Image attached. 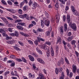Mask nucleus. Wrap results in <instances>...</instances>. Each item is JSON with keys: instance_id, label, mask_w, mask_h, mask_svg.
I'll list each match as a JSON object with an SVG mask.
<instances>
[{"instance_id": "20e7f679", "label": "nucleus", "mask_w": 79, "mask_h": 79, "mask_svg": "<svg viewBox=\"0 0 79 79\" xmlns=\"http://www.w3.org/2000/svg\"><path fill=\"white\" fill-rule=\"evenodd\" d=\"M37 60L38 62H40V63H41V64H45V62H44V61L42 60V59L40 58H38L37 59Z\"/></svg>"}, {"instance_id": "ea45409f", "label": "nucleus", "mask_w": 79, "mask_h": 79, "mask_svg": "<svg viewBox=\"0 0 79 79\" xmlns=\"http://www.w3.org/2000/svg\"><path fill=\"white\" fill-rule=\"evenodd\" d=\"M14 73H15V76H17V77H19V75L18 74V73H17V71H15Z\"/></svg>"}, {"instance_id": "c9c22d12", "label": "nucleus", "mask_w": 79, "mask_h": 79, "mask_svg": "<svg viewBox=\"0 0 79 79\" xmlns=\"http://www.w3.org/2000/svg\"><path fill=\"white\" fill-rule=\"evenodd\" d=\"M10 57L11 58H12V59H15L16 58V56L14 55H11Z\"/></svg>"}, {"instance_id": "c03bdc74", "label": "nucleus", "mask_w": 79, "mask_h": 79, "mask_svg": "<svg viewBox=\"0 0 79 79\" xmlns=\"http://www.w3.org/2000/svg\"><path fill=\"white\" fill-rule=\"evenodd\" d=\"M1 18L2 19L3 22H4V21H5L6 20V19L5 18V17H1Z\"/></svg>"}, {"instance_id": "79ce46f5", "label": "nucleus", "mask_w": 79, "mask_h": 79, "mask_svg": "<svg viewBox=\"0 0 79 79\" xmlns=\"http://www.w3.org/2000/svg\"><path fill=\"white\" fill-rule=\"evenodd\" d=\"M7 2L8 4H9V5H13V3H12L10 1H7Z\"/></svg>"}, {"instance_id": "338daca9", "label": "nucleus", "mask_w": 79, "mask_h": 79, "mask_svg": "<svg viewBox=\"0 0 79 79\" xmlns=\"http://www.w3.org/2000/svg\"><path fill=\"white\" fill-rule=\"evenodd\" d=\"M39 77L40 78V79H46L44 77V76H42V77Z\"/></svg>"}, {"instance_id": "f257e3e1", "label": "nucleus", "mask_w": 79, "mask_h": 79, "mask_svg": "<svg viewBox=\"0 0 79 79\" xmlns=\"http://www.w3.org/2000/svg\"><path fill=\"white\" fill-rule=\"evenodd\" d=\"M69 26L70 27L72 28V29H73V30H74V31L76 30V24H71V23H70L69 24Z\"/></svg>"}, {"instance_id": "4be33fe9", "label": "nucleus", "mask_w": 79, "mask_h": 79, "mask_svg": "<svg viewBox=\"0 0 79 79\" xmlns=\"http://www.w3.org/2000/svg\"><path fill=\"white\" fill-rule=\"evenodd\" d=\"M15 36H16V37H18L19 36V33L17 31H15Z\"/></svg>"}, {"instance_id": "5701e85b", "label": "nucleus", "mask_w": 79, "mask_h": 79, "mask_svg": "<svg viewBox=\"0 0 79 79\" xmlns=\"http://www.w3.org/2000/svg\"><path fill=\"white\" fill-rule=\"evenodd\" d=\"M26 16H27V14H24L23 15H19V17L20 18H26Z\"/></svg>"}, {"instance_id": "e2e57ef3", "label": "nucleus", "mask_w": 79, "mask_h": 79, "mask_svg": "<svg viewBox=\"0 0 79 79\" xmlns=\"http://www.w3.org/2000/svg\"><path fill=\"white\" fill-rule=\"evenodd\" d=\"M59 71L60 73H61V72H62V71H63V68H60L59 69Z\"/></svg>"}, {"instance_id": "69168bd1", "label": "nucleus", "mask_w": 79, "mask_h": 79, "mask_svg": "<svg viewBox=\"0 0 79 79\" xmlns=\"http://www.w3.org/2000/svg\"><path fill=\"white\" fill-rule=\"evenodd\" d=\"M46 44L47 45H51V43L50 42H46Z\"/></svg>"}, {"instance_id": "473e14b6", "label": "nucleus", "mask_w": 79, "mask_h": 79, "mask_svg": "<svg viewBox=\"0 0 79 79\" xmlns=\"http://www.w3.org/2000/svg\"><path fill=\"white\" fill-rule=\"evenodd\" d=\"M59 1L61 2V4H63L64 5L65 4V2L64 1H63V0H59Z\"/></svg>"}, {"instance_id": "37998d69", "label": "nucleus", "mask_w": 79, "mask_h": 79, "mask_svg": "<svg viewBox=\"0 0 79 79\" xmlns=\"http://www.w3.org/2000/svg\"><path fill=\"white\" fill-rule=\"evenodd\" d=\"M22 61H23V62H24L25 63H26V62H27V60H26V59H25V58H24L22 57Z\"/></svg>"}, {"instance_id": "c756f323", "label": "nucleus", "mask_w": 79, "mask_h": 79, "mask_svg": "<svg viewBox=\"0 0 79 79\" xmlns=\"http://www.w3.org/2000/svg\"><path fill=\"white\" fill-rule=\"evenodd\" d=\"M2 4H4V5H7L6 2L4 0H2Z\"/></svg>"}, {"instance_id": "4c0bfd02", "label": "nucleus", "mask_w": 79, "mask_h": 79, "mask_svg": "<svg viewBox=\"0 0 79 79\" xmlns=\"http://www.w3.org/2000/svg\"><path fill=\"white\" fill-rule=\"evenodd\" d=\"M64 48L66 51L67 52H69V50L68 48H66V46H64Z\"/></svg>"}, {"instance_id": "423d86ee", "label": "nucleus", "mask_w": 79, "mask_h": 79, "mask_svg": "<svg viewBox=\"0 0 79 79\" xmlns=\"http://www.w3.org/2000/svg\"><path fill=\"white\" fill-rule=\"evenodd\" d=\"M62 40V39H61V38L60 37H58L57 38V44H58V43H59V44H61Z\"/></svg>"}, {"instance_id": "0eeeda50", "label": "nucleus", "mask_w": 79, "mask_h": 79, "mask_svg": "<svg viewBox=\"0 0 79 79\" xmlns=\"http://www.w3.org/2000/svg\"><path fill=\"white\" fill-rule=\"evenodd\" d=\"M37 6V4L35 2H34L32 6V8L35 9Z\"/></svg>"}, {"instance_id": "052dcab7", "label": "nucleus", "mask_w": 79, "mask_h": 79, "mask_svg": "<svg viewBox=\"0 0 79 79\" xmlns=\"http://www.w3.org/2000/svg\"><path fill=\"white\" fill-rule=\"evenodd\" d=\"M73 73H72V72H71L69 74V77H70V78H71L73 77Z\"/></svg>"}, {"instance_id": "603ef678", "label": "nucleus", "mask_w": 79, "mask_h": 79, "mask_svg": "<svg viewBox=\"0 0 79 79\" xmlns=\"http://www.w3.org/2000/svg\"><path fill=\"white\" fill-rule=\"evenodd\" d=\"M23 10L24 11H26V10H27V7L26 6H25L23 8Z\"/></svg>"}, {"instance_id": "2f4dec72", "label": "nucleus", "mask_w": 79, "mask_h": 79, "mask_svg": "<svg viewBox=\"0 0 79 79\" xmlns=\"http://www.w3.org/2000/svg\"><path fill=\"white\" fill-rule=\"evenodd\" d=\"M10 74V71L6 72L4 73V76H7V75H8V74Z\"/></svg>"}, {"instance_id": "49530a36", "label": "nucleus", "mask_w": 79, "mask_h": 79, "mask_svg": "<svg viewBox=\"0 0 79 79\" xmlns=\"http://www.w3.org/2000/svg\"><path fill=\"white\" fill-rule=\"evenodd\" d=\"M16 60L17 61H18L19 62H21L22 61V60L21 59H16Z\"/></svg>"}, {"instance_id": "f704fd0d", "label": "nucleus", "mask_w": 79, "mask_h": 79, "mask_svg": "<svg viewBox=\"0 0 79 79\" xmlns=\"http://www.w3.org/2000/svg\"><path fill=\"white\" fill-rule=\"evenodd\" d=\"M7 19L9 20H10L11 21H13V18L8 16L6 17Z\"/></svg>"}, {"instance_id": "de8ad7c7", "label": "nucleus", "mask_w": 79, "mask_h": 79, "mask_svg": "<svg viewBox=\"0 0 79 79\" xmlns=\"http://www.w3.org/2000/svg\"><path fill=\"white\" fill-rule=\"evenodd\" d=\"M34 26V25L32 24H31L29 25L28 26L29 28H31V27H33Z\"/></svg>"}, {"instance_id": "9d476101", "label": "nucleus", "mask_w": 79, "mask_h": 79, "mask_svg": "<svg viewBox=\"0 0 79 79\" xmlns=\"http://www.w3.org/2000/svg\"><path fill=\"white\" fill-rule=\"evenodd\" d=\"M16 27L17 29H19V30H20V31H23L24 30V28L22 26L18 25L16 26Z\"/></svg>"}, {"instance_id": "412c9836", "label": "nucleus", "mask_w": 79, "mask_h": 79, "mask_svg": "<svg viewBox=\"0 0 79 79\" xmlns=\"http://www.w3.org/2000/svg\"><path fill=\"white\" fill-rule=\"evenodd\" d=\"M73 38V37L72 36H70L69 37L67 38V40L69 42H70V41H71V40H72Z\"/></svg>"}, {"instance_id": "f03ea898", "label": "nucleus", "mask_w": 79, "mask_h": 79, "mask_svg": "<svg viewBox=\"0 0 79 79\" xmlns=\"http://www.w3.org/2000/svg\"><path fill=\"white\" fill-rule=\"evenodd\" d=\"M6 10L8 11H9V12L12 13H16V10L12 9H6Z\"/></svg>"}, {"instance_id": "1a4fd4ad", "label": "nucleus", "mask_w": 79, "mask_h": 79, "mask_svg": "<svg viewBox=\"0 0 79 79\" xmlns=\"http://www.w3.org/2000/svg\"><path fill=\"white\" fill-rule=\"evenodd\" d=\"M45 24L48 27L49 26V25H50V22H49V20H46L45 21Z\"/></svg>"}, {"instance_id": "680f3d73", "label": "nucleus", "mask_w": 79, "mask_h": 79, "mask_svg": "<svg viewBox=\"0 0 79 79\" xmlns=\"http://www.w3.org/2000/svg\"><path fill=\"white\" fill-rule=\"evenodd\" d=\"M58 47H56V52L57 53H58Z\"/></svg>"}, {"instance_id": "e433bc0d", "label": "nucleus", "mask_w": 79, "mask_h": 79, "mask_svg": "<svg viewBox=\"0 0 79 79\" xmlns=\"http://www.w3.org/2000/svg\"><path fill=\"white\" fill-rule=\"evenodd\" d=\"M24 1H23V2H22L21 4H20V7L21 8H22V6L24 5Z\"/></svg>"}, {"instance_id": "bb28decb", "label": "nucleus", "mask_w": 79, "mask_h": 79, "mask_svg": "<svg viewBox=\"0 0 79 79\" xmlns=\"http://www.w3.org/2000/svg\"><path fill=\"white\" fill-rule=\"evenodd\" d=\"M71 8L72 10V11L73 12H74L75 11H76V9H75V8H74V7L73 6H71Z\"/></svg>"}, {"instance_id": "b1692460", "label": "nucleus", "mask_w": 79, "mask_h": 79, "mask_svg": "<svg viewBox=\"0 0 79 79\" xmlns=\"http://www.w3.org/2000/svg\"><path fill=\"white\" fill-rule=\"evenodd\" d=\"M46 55L48 57L50 56V50H48L46 52Z\"/></svg>"}, {"instance_id": "f8f14e48", "label": "nucleus", "mask_w": 79, "mask_h": 79, "mask_svg": "<svg viewBox=\"0 0 79 79\" xmlns=\"http://www.w3.org/2000/svg\"><path fill=\"white\" fill-rule=\"evenodd\" d=\"M51 52L52 56H53L55 55V54L54 53V51H53V49L52 47H51Z\"/></svg>"}, {"instance_id": "58836bf2", "label": "nucleus", "mask_w": 79, "mask_h": 79, "mask_svg": "<svg viewBox=\"0 0 79 79\" xmlns=\"http://www.w3.org/2000/svg\"><path fill=\"white\" fill-rule=\"evenodd\" d=\"M44 13H45L46 18H48V17L49 16V14H48V13L46 11H45Z\"/></svg>"}, {"instance_id": "09e8293b", "label": "nucleus", "mask_w": 79, "mask_h": 79, "mask_svg": "<svg viewBox=\"0 0 79 79\" xmlns=\"http://www.w3.org/2000/svg\"><path fill=\"white\" fill-rule=\"evenodd\" d=\"M18 12L19 14H22V13H23V11H22V10L21 9L19 10Z\"/></svg>"}, {"instance_id": "7c9ffc66", "label": "nucleus", "mask_w": 79, "mask_h": 79, "mask_svg": "<svg viewBox=\"0 0 79 79\" xmlns=\"http://www.w3.org/2000/svg\"><path fill=\"white\" fill-rule=\"evenodd\" d=\"M64 58L65 62L67 63V64H69V61H68V59H67V58L66 57H65Z\"/></svg>"}, {"instance_id": "bf43d9fd", "label": "nucleus", "mask_w": 79, "mask_h": 79, "mask_svg": "<svg viewBox=\"0 0 79 79\" xmlns=\"http://www.w3.org/2000/svg\"><path fill=\"white\" fill-rule=\"evenodd\" d=\"M28 42L29 44H31V45H33V42H32V41L31 40H28Z\"/></svg>"}, {"instance_id": "a878e982", "label": "nucleus", "mask_w": 79, "mask_h": 79, "mask_svg": "<svg viewBox=\"0 0 79 79\" xmlns=\"http://www.w3.org/2000/svg\"><path fill=\"white\" fill-rule=\"evenodd\" d=\"M50 32L47 31L46 33V36H50Z\"/></svg>"}, {"instance_id": "a18cd8bd", "label": "nucleus", "mask_w": 79, "mask_h": 79, "mask_svg": "<svg viewBox=\"0 0 79 79\" xmlns=\"http://www.w3.org/2000/svg\"><path fill=\"white\" fill-rule=\"evenodd\" d=\"M4 32V28H2V29H0V33H3Z\"/></svg>"}, {"instance_id": "2eb2a0df", "label": "nucleus", "mask_w": 79, "mask_h": 79, "mask_svg": "<svg viewBox=\"0 0 79 79\" xmlns=\"http://www.w3.org/2000/svg\"><path fill=\"white\" fill-rule=\"evenodd\" d=\"M13 47L15 50H17V51H20L21 50L20 49L16 46H13Z\"/></svg>"}, {"instance_id": "6e6552de", "label": "nucleus", "mask_w": 79, "mask_h": 79, "mask_svg": "<svg viewBox=\"0 0 79 79\" xmlns=\"http://www.w3.org/2000/svg\"><path fill=\"white\" fill-rule=\"evenodd\" d=\"M40 47H41L42 48H43V49H44V50H47L48 48V47L45 45H43L42 47V45H40Z\"/></svg>"}, {"instance_id": "3c124183", "label": "nucleus", "mask_w": 79, "mask_h": 79, "mask_svg": "<svg viewBox=\"0 0 79 79\" xmlns=\"http://www.w3.org/2000/svg\"><path fill=\"white\" fill-rule=\"evenodd\" d=\"M8 31L10 32H13V30L11 28H8Z\"/></svg>"}, {"instance_id": "774afa93", "label": "nucleus", "mask_w": 79, "mask_h": 79, "mask_svg": "<svg viewBox=\"0 0 79 79\" xmlns=\"http://www.w3.org/2000/svg\"><path fill=\"white\" fill-rule=\"evenodd\" d=\"M32 2L31 1H30V2H29V6H31L32 5Z\"/></svg>"}, {"instance_id": "a211bd4d", "label": "nucleus", "mask_w": 79, "mask_h": 79, "mask_svg": "<svg viewBox=\"0 0 79 79\" xmlns=\"http://www.w3.org/2000/svg\"><path fill=\"white\" fill-rule=\"evenodd\" d=\"M58 30L59 31H60V32H61L60 33L61 34H63V30L62 28H61L60 27H59L58 28Z\"/></svg>"}, {"instance_id": "f3484780", "label": "nucleus", "mask_w": 79, "mask_h": 79, "mask_svg": "<svg viewBox=\"0 0 79 79\" xmlns=\"http://www.w3.org/2000/svg\"><path fill=\"white\" fill-rule=\"evenodd\" d=\"M73 12V15H75L77 16H79V13H78V12H77V10H75V11Z\"/></svg>"}, {"instance_id": "6e6d98bb", "label": "nucleus", "mask_w": 79, "mask_h": 79, "mask_svg": "<svg viewBox=\"0 0 79 79\" xmlns=\"http://www.w3.org/2000/svg\"><path fill=\"white\" fill-rule=\"evenodd\" d=\"M12 16H13V18L14 19H18V17L17 16L15 15H12Z\"/></svg>"}, {"instance_id": "8fccbe9b", "label": "nucleus", "mask_w": 79, "mask_h": 79, "mask_svg": "<svg viewBox=\"0 0 79 79\" xmlns=\"http://www.w3.org/2000/svg\"><path fill=\"white\" fill-rule=\"evenodd\" d=\"M63 21L64 22H65L66 21V16L65 15H63Z\"/></svg>"}, {"instance_id": "c85d7f7f", "label": "nucleus", "mask_w": 79, "mask_h": 79, "mask_svg": "<svg viewBox=\"0 0 79 79\" xmlns=\"http://www.w3.org/2000/svg\"><path fill=\"white\" fill-rule=\"evenodd\" d=\"M32 55L33 56H35V57H38V55L35 53H32Z\"/></svg>"}, {"instance_id": "7ed1b4c3", "label": "nucleus", "mask_w": 79, "mask_h": 79, "mask_svg": "<svg viewBox=\"0 0 79 79\" xmlns=\"http://www.w3.org/2000/svg\"><path fill=\"white\" fill-rule=\"evenodd\" d=\"M77 70V66L74 64L73 66V73H75Z\"/></svg>"}, {"instance_id": "39448f33", "label": "nucleus", "mask_w": 79, "mask_h": 79, "mask_svg": "<svg viewBox=\"0 0 79 79\" xmlns=\"http://www.w3.org/2000/svg\"><path fill=\"white\" fill-rule=\"evenodd\" d=\"M67 21L68 23H70L71 22V18H70V16L69 14H67Z\"/></svg>"}, {"instance_id": "393cba45", "label": "nucleus", "mask_w": 79, "mask_h": 79, "mask_svg": "<svg viewBox=\"0 0 79 79\" xmlns=\"http://www.w3.org/2000/svg\"><path fill=\"white\" fill-rule=\"evenodd\" d=\"M76 43V41L75 40H73L71 41V44L72 45H75Z\"/></svg>"}, {"instance_id": "ddd939ff", "label": "nucleus", "mask_w": 79, "mask_h": 79, "mask_svg": "<svg viewBox=\"0 0 79 79\" xmlns=\"http://www.w3.org/2000/svg\"><path fill=\"white\" fill-rule=\"evenodd\" d=\"M37 40H38V42H40V41H42L43 42H44V41H45V40H44L42 38H40L39 37H37Z\"/></svg>"}, {"instance_id": "cd10ccee", "label": "nucleus", "mask_w": 79, "mask_h": 79, "mask_svg": "<svg viewBox=\"0 0 79 79\" xmlns=\"http://www.w3.org/2000/svg\"><path fill=\"white\" fill-rule=\"evenodd\" d=\"M37 32H43V30L41 29L40 28H39L37 30Z\"/></svg>"}, {"instance_id": "4d7b16f0", "label": "nucleus", "mask_w": 79, "mask_h": 79, "mask_svg": "<svg viewBox=\"0 0 79 79\" xmlns=\"http://www.w3.org/2000/svg\"><path fill=\"white\" fill-rule=\"evenodd\" d=\"M18 42L20 45H21L22 46H23L24 45L23 43H22V42L19 41Z\"/></svg>"}, {"instance_id": "0e129e2a", "label": "nucleus", "mask_w": 79, "mask_h": 79, "mask_svg": "<svg viewBox=\"0 0 79 79\" xmlns=\"http://www.w3.org/2000/svg\"><path fill=\"white\" fill-rule=\"evenodd\" d=\"M55 7L56 8H58V7H59V6L58 5V2H57L56 4Z\"/></svg>"}, {"instance_id": "dca6fc26", "label": "nucleus", "mask_w": 79, "mask_h": 79, "mask_svg": "<svg viewBox=\"0 0 79 79\" xmlns=\"http://www.w3.org/2000/svg\"><path fill=\"white\" fill-rule=\"evenodd\" d=\"M56 19H57V21H59L60 20V15L59 14H57L56 16Z\"/></svg>"}, {"instance_id": "4468645a", "label": "nucleus", "mask_w": 79, "mask_h": 79, "mask_svg": "<svg viewBox=\"0 0 79 79\" xmlns=\"http://www.w3.org/2000/svg\"><path fill=\"white\" fill-rule=\"evenodd\" d=\"M64 31L65 32L67 31V29H68V25L66 23H65L64 25Z\"/></svg>"}, {"instance_id": "5fc2aeb1", "label": "nucleus", "mask_w": 79, "mask_h": 79, "mask_svg": "<svg viewBox=\"0 0 79 79\" xmlns=\"http://www.w3.org/2000/svg\"><path fill=\"white\" fill-rule=\"evenodd\" d=\"M75 53L76 54V56L78 57V56H79V53H78V52H77V51H75Z\"/></svg>"}, {"instance_id": "9b49d317", "label": "nucleus", "mask_w": 79, "mask_h": 79, "mask_svg": "<svg viewBox=\"0 0 79 79\" xmlns=\"http://www.w3.org/2000/svg\"><path fill=\"white\" fill-rule=\"evenodd\" d=\"M28 57L30 60L31 61H34V58L32 56L29 55L28 56Z\"/></svg>"}, {"instance_id": "6ab92c4d", "label": "nucleus", "mask_w": 79, "mask_h": 79, "mask_svg": "<svg viewBox=\"0 0 79 79\" xmlns=\"http://www.w3.org/2000/svg\"><path fill=\"white\" fill-rule=\"evenodd\" d=\"M64 74L63 72L62 73L61 76L60 77V79H64Z\"/></svg>"}, {"instance_id": "aec40b11", "label": "nucleus", "mask_w": 79, "mask_h": 79, "mask_svg": "<svg viewBox=\"0 0 79 79\" xmlns=\"http://www.w3.org/2000/svg\"><path fill=\"white\" fill-rule=\"evenodd\" d=\"M41 25L42 27H44L45 26V23H44V22L43 20H42L41 22Z\"/></svg>"}, {"instance_id": "864d4df0", "label": "nucleus", "mask_w": 79, "mask_h": 79, "mask_svg": "<svg viewBox=\"0 0 79 79\" xmlns=\"http://www.w3.org/2000/svg\"><path fill=\"white\" fill-rule=\"evenodd\" d=\"M4 22L6 24H9V22H8V20H7L6 19V20L4 21Z\"/></svg>"}, {"instance_id": "13d9d810", "label": "nucleus", "mask_w": 79, "mask_h": 79, "mask_svg": "<svg viewBox=\"0 0 79 79\" xmlns=\"http://www.w3.org/2000/svg\"><path fill=\"white\" fill-rule=\"evenodd\" d=\"M10 35H11V36H12V37H15V33H10L9 34Z\"/></svg>"}, {"instance_id": "a19ab883", "label": "nucleus", "mask_w": 79, "mask_h": 79, "mask_svg": "<svg viewBox=\"0 0 79 79\" xmlns=\"http://www.w3.org/2000/svg\"><path fill=\"white\" fill-rule=\"evenodd\" d=\"M66 72L67 73V76H69V69H66Z\"/></svg>"}, {"instance_id": "72a5a7b5", "label": "nucleus", "mask_w": 79, "mask_h": 79, "mask_svg": "<svg viewBox=\"0 0 79 79\" xmlns=\"http://www.w3.org/2000/svg\"><path fill=\"white\" fill-rule=\"evenodd\" d=\"M59 71V70L58 69V68H56L55 69V73L56 74H58Z\"/></svg>"}]
</instances>
